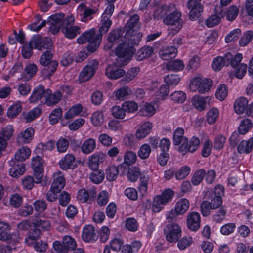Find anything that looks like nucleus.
Here are the masks:
<instances>
[{
    "instance_id": "39",
    "label": "nucleus",
    "mask_w": 253,
    "mask_h": 253,
    "mask_svg": "<svg viewBox=\"0 0 253 253\" xmlns=\"http://www.w3.org/2000/svg\"><path fill=\"white\" fill-rule=\"evenodd\" d=\"M132 93L131 90L127 86L121 87L114 92L116 100H124Z\"/></svg>"
},
{
    "instance_id": "20",
    "label": "nucleus",
    "mask_w": 253,
    "mask_h": 253,
    "mask_svg": "<svg viewBox=\"0 0 253 253\" xmlns=\"http://www.w3.org/2000/svg\"><path fill=\"white\" fill-rule=\"evenodd\" d=\"M59 165L64 170L75 169L77 166L75 157L72 154H67L60 160Z\"/></svg>"
},
{
    "instance_id": "42",
    "label": "nucleus",
    "mask_w": 253,
    "mask_h": 253,
    "mask_svg": "<svg viewBox=\"0 0 253 253\" xmlns=\"http://www.w3.org/2000/svg\"><path fill=\"white\" fill-rule=\"evenodd\" d=\"M227 210L224 207H221L212 215L213 220L217 223H221L225 218Z\"/></svg>"
},
{
    "instance_id": "6",
    "label": "nucleus",
    "mask_w": 253,
    "mask_h": 253,
    "mask_svg": "<svg viewBox=\"0 0 253 253\" xmlns=\"http://www.w3.org/2000/svg\"><path fill=\"white\" fill-rule=\"evenodd\" d=\"M52 58L51 50H47L42 54L40 59V64L44 66V75L49 77L54 74L58 66V62Z\"/></svg>"
},
{
    "instance_id": "37",
    "label": "nucleus",
    "mask_w": 253,
    "mask_h": 253,
    "mask_svg": "<svg viewBox=\"0 0 253 253\" xmlns=\"http://www.w3.org/2000/svg\"><path fill=\"white\" fill-rule=\"evenodd\" d=\"M140 184L139 186V191L142 195L145 194L148 190V184L150 181V176L147 172H142L139 175Z\"/></svg>"
},
{
    "instance_id": "30",
    "label": "nucleus",
    "mask_w": 253,
    "mask_h": 253,
    "mask_svg": "<svg viewBox=\"0 0 253 253\" xmlns=\"http://www.w3.org/2000/svg\"><path fill=\"white\" fill-rule=\"evenodd\" d=\"M177 53V47L173 46L166 47L159 51L160 57L164 60L174 58Z\"/></svg>"
},
{
    "instance_id": "46",
    "label": "nucleus",
    "mask_w": 253,
    "mask_h": 253,
    "mask_svg": "<svg viewBox=\"0 0 253 253\" xmlns=\"http://www.w3.org/2000/svg\"><path fill=\"white\" fill-rule=\"evenodd\" d=\"M205 175L206 171L203 169L196 170L191 178V182L193 185L197 186L200 184Z\"/></svg>"
},
{
    "instance_id": "59",
    "label": "nucleus",
    "mask_w": 253,
    "mask_h": 253,
    "mask_svg": "<svg viewBox=\"0 0 253 253\" xmlns=\"http://www.w3.org/2000/svg\"><path fill=\"white\" fill-rule=\"evenodd\" d=\"M227 87L224 84H221L217 87L215 96L218 100L222 101L227 97Z\"/></svg>"
},
{
    "instance_id": "48",
    "label": "nucleus",
    "mask_w": 253,
    "mask_h": 253,
    "mask_svg": "<svg viewBox=\"0 0 253 253\" xmlns=\"http://www.w3.org/2000/svg\"><path fill=\"white\" fill-rule=\"evenodd\" d=\"M253 125L252 121L250 119H244L239 126L238 132L241 135L246 134L253 126Z\"/></svg>"
},
{
    "instance_id": "53",
    "label": "nucleus",
    "mask_w": 253,
    "mask_h": 253,
    "mask_svg": "<svg viewBox=\"0 0 253 253\" xmlns=\"http://www.w3.org/2000/svg\"><path fill=\"white\" fill-rule=\"evenodd\" d=\"M22 110L20 103H17L10 106L8 109L7 115L9 118H14L19 114Z\"/></svg>"
},
{
    "instance_id": "49",
    "label": "nucleus",
    "mask_w": 253,
    "mask_h": 253,
    "mask_svg": "<svg viewBox=\"0 0 253 253\" xmlns=\"http://www.w3.org/2000/svg\"><path fill=\"white\" fill-rule=\"evenodd\" d=\"M225 59V55L223 56H218L215 58L212 64L213 69L214 71H219L223 66H227V62Z\"/></svg>"
},
{
    "instance_id": "56",
    "label": "nucleus",
    "mask_w": 253,
    "mask_h": 253,
    "mask_svg": "<svg viewBox=\"0 0 253 253\" xmlns=\"http://www.w3.org/2000/svg\"><path fill=\"white\" fill-rule=\"evenodd\" d=\"M155 112L154 106L148 103H146L144 107L139 110L138 113L140 116H152Z\"/></svg>"
},
{
    "instance_id": "5",
    "label": "nucleus",
    "mask_w": 253,
    "mask_h": 253,
    "mask_svg": "<svg viewBox=\"0 0 253 253\" xmlns=\"http://www.w3.org/2000/svg\"><path fill=\"white\" fill-rule=\"evenodd\" d=\"M53 251L51 253H68L73 251L77 247L75 240L69 235L64 236L61 241H55L53 243Z\"/></svg>"
},
{
    "instance_id": "13",
    "label": "nucleus",
    "mask_w": 253,
    "mask_h": 253,
    "mask_svg": "<svg viewBox=\"0 0 253 253\" xmlns=\"http://www.w3.org/2000/svg\"><path fill=\"white\" fill-rule=\"evenodd\" d=\"M166 240L170 243H175L181 236V229L175 223L168 224L164 230Z\"/></svg>"
},
{
    "instance_id": "26",
    "label": "nucleus",
    "mask_w": 253,
    "mask_h": 253,
    "mask_svg": "<svg viewBox=\"0 0 253 253\" xmlns=\"http://www.w3.org/2000/svg\"><path fill=\"white\" fill-rule=\"evenodd\" d=\"M200 215L199 213L192 212L187 217V224L188 228L193 231H197L200 226Z\"/></svg>"
},
{
    "instance_id": "23",
    "label": "nucleus",
    "mask_w": 253,
    "mask_h": 253,
    "mask_svg": "<svg viewBox=\"0 0 253 253\" xmlns=\"http://www.w3.org/2000/svg\"><path fill=\"white\" fill-rule=\"evenodd\" d=\"M35 130L30 127L25 130L21 131L17 136V142L19 144H28L33 139Z\"/></svg>"
},
{
    "instance_id": "62",
    "label": "nucleus",
    "mask_w": 253,
    "mask_h": 253,
    "mask_svg": "<svg viewBox=\"0 0 253 253\" xmlns=\"http://www.w3.org/2000/svg\"><path fill=\"white\" fill-rule=\"evenodd\" d=\"M191 171L189 167L185 166L181 167L175 173V177L177 180L184 179L189 175Z\"/></svg>"
},
{
    "instance_id": "21",
    "label": "nucleus",
    "mask_w": 253,
    "mask_h": 253,
    "mask_svg": "<svg viewBox=\"0 0 253 253\" xmlns=\"http://www.w3.org/2000/svg\"><path fill=\"white\" fill-rule=\"evenodd\" d=\"M211 98L210 96L203 97L200 95H195L192 98V105L198 111L204 110L209 105Z\"/></svg>"
},
{
    "instance_id": "34",
    "label": "nucleus",
    "mask_w": 253,
    "mask_h": 253,
    "mask_svg": "<svg viewBox=\"0 0 253 253\" xmlns=\"http://www.w3.org/2000/svg\"><path fill=\"white\" fill-rule=\"evenodd\" d=\"M72 22H70L69 25H65L62 29V32L65 36L69 39L75 38L77 34L80 33V28L77 26H70Z\"/></svg>"
},
{
    "instance_id": "10",
    "label": "nucleus",
    "mask_w": 253,
    "mask_h": 253,
    "mask_svg": "<svg viewBox=\"0 0 253 253\" xmlns=\"http://www.w3.org/2000/svg\"><path fill=\"white\" fill-rule=\"evenodd\" d=\"M212 85V81L210 79L195 77L191 80L189 88L192 91L197 90L202 94L208 91Z\"/></svg>"
},
{
    "instance_id": "47",
    "label": "nucleus",
    "mask_w": 253,
    "mask_h": 253,
    "mask_svg": "<svg viewBox=\"0 0 253 253\" xmlns=\"http://www.w3.org/2000/svg\"><path fill=\"white\" fill-rule=\"evenodd\" d=\"M140 71V68L137 67L131 68L129 70L126 76L123 77L121 81L123 84H126L133 80Z\"/></svg>"
},
{
    "instance_id": "33",
    "label": "nucleus",
    "mask_w": 253,
    "mask_h": 253,
    "mask_svg": "<svg viewBox=\"0 0 253 253\" xmlns=\"http://www.w3.org/2000/svg\"><path fill=\"white\" fill-rule=\"evenodd\" d=\"M153 52L154 50L151 46L145 45L137 51L135 58L138 61H142L150 57Z\"/></svg>"
},
{
    "instance_id": "40",
    "label": "nucleus",
    "mask_w": 253,
    "mask_h": 253,
    "mask_svg": "<svg viewBox=\"0 0 253 253\" xmlns=\"http://www.w3.org/2000/svg\"><path fill=\"white\" fill-rule=\"evenodd\" d=\"M31 150L27 147L19 149L15 154V160L22 163L28 158L31 154Z\"/></svg>"
},
{
    "instance_id": "35",
    "label": "nucleus",
    "mask_w": 253,
    "mask_h": 253,
    "mask_svg": "<svg viewBox=\"0 0 253 253\" xmlns=\"http://www.w3.org/2000/svg\"><path fill=\"white\" fill-rule=\"evenodd\" d=\"M37 67L34 64H30L26 66L24 72L22 73L21 79L24 81L30 80L37 72Z\"/></svg>"
},
{
    "instance_id": "63",
    "label": "nucleus",
    "mask_w": 253,
    "mask_h": 253,
    "mask_svg": "<svg viewBox=\"0 0 253 253\" xmlns=\"http://www.w3.org/2000/svg\"><path fill=\"white\" fill-rule=\"evenodd\" d=\"M37 183L36 180H34L33 177L30 175L25 176L22 181V184L23 188L26 190H31L34 186V184Z\"/></svg>"
},
{
    "instance_id": "12",
    "label": "nucleus",
    "mask_w": 253,
    "mask_h": 253,
    "mask_svg": "<svg viewBox=\"0 0 253 253\" xmlns=\"http://www.w3.org/2000/svg\"><path fill=\"white\" fill-rule=\"evenodd\" d=\"M51 92L50 89H45L42 85H39L35 87L29 98L30 103L41 104L46 103L49 94Z\"/></svg>"
},
{
    "instance_id": "17",
    "label": "nucleus",
    "mask_w": 253,
    "mask_h": 253,
    "mask_svg": "<svg viewBox=\"0 0 253 253\" xmlns=\"http://www.w3.org/2000/svg\"><path fill=\"white\" fill-rule=\"evenodd\" d=\"M32 168L34 171V175L36 179V182L40 183L43 176V160L40 156H36L32 160Z\"/></svg>"
},
{
    "instance_id": "14",
    "label": "nucleus",
    "mask_w": 253,
    "mask_h": 253,
    "mask_svg": "<svg viewBox=\"0 0 253 253\" xmlns=\"http://www.w3.org/2000/svg\"><path fill=\"white\" fill-rule=\"evenodd\" d=\"M34 42L35 49L40 51L51 50L52 43L51 38L45 37H42L40 35L33 36L31 39V43Z\"/></svg>"
},
{
    "instance_id": "44",
    "label": "nucleus",
    "mask_w": 253,
    "mask_h": 253,
    "mask_svg": "<svg viewBox=\"0 0 253 253\" xmlns=\"http://www.w3.org/2000/svg\"><path fill=\"white\" fill-rule=\"evenodd\" d=\"M105 174L101 170H94L89 175L90 180L95 184L101 183L104 179Z\"/></svg>"
},
{
    "instance_id": "52",
    "label": "nucleus",
    "mask_w": 253,
    "mask_h": 253,
    "mask_svg": "<svg viewBox=\"0 0 253 253\" xmlns=\"http://www.w3.org/2000/svg\"><path fill=\"white\" fill-rule=\"evenodd\" d=\"M62 94H60V92L58 90L55 91L53 94L52 92L49 94L47 97L46 104L48 106H51L57 103L61 100Z\"/></svg>"
},
{
    "instance_id": "28",
    "label": "nucleus",
    "mask_w": 253,
    "mask_h": 253,
    "mask_svg": "<svg viewBox=\"0 0 253 253\" xmlns=\"http://www.w3.org/2000/svg\"><path fill=\"white\" fill-rule=\"evenodd\" d=\"M53 181L51 187L55 189L56 191H60L63 189L65 185V179L63 174L59 171L54 173L53 175Z\"/></svg>"
},
{
    "instance_id": "25",
    "label": "nucleus",
    "mask_w": 253,
    "mask_h": 253,
    "mask_svg": "<svg viewBox=\"0 0 253 253\" xmlns=\"http://www.w3.org/2000/svg\"><path fill=\"white\" fill-rule=\"evenodd\" d=\"M125 73L124 70L119 68L116 64L109 65L105 71L106 76L112 80H116L123 77Z\"/></svg>"
},
{
    "instance_id": "61",
    "label": "nucleus",
    "mask_w": 253,
    "mask_h": 253,
    "mask_svg": "<svg viewBox=\"0 0 253 253\" xmlns=\"http://www.w3.org/2000/svg\"><path fill=\"white\" fill-rule=\"evenodd\" d=\"M36 211L38 213H42L47 208V204L44 200H36L33 203Z\"/></svg>"
},
{
    "instance_id": "16",
    "label": "nucleus",
    "mask_w": 253,
    "mask_h": 253,
    "mask_svg": "<svg viewBox=\"0 0 253 253\" xmlns=\"http://www.w3.org/2000/svg\"><path fill=\"white\" fill-rule=\"evenodd\" d=\"M201 0H189L187 8L190 10L189 18L191 20H196L203 12V6L200 2Z\"/></svg>"
},
{
    "instance_id": "2",
    "label": "nucleus",
    "mask_w": 253,
    "mask_h": 253,
    "mask_svg": "<svg viewBox=\"0 0 253 253\" xmlns=\"http://www.w3.org/2000/svg\"><path fill=\"white\" fill-rule=\"evenodd\" d=\"M156 12L159 14L157 17V18L163 17V21L165 24L173 27L169 29V35L173 36L181 29L183 22L181 19V12L177 10L171 12L169 6L164 5L158 9Z\"/></svg>"
},
{
    "instance_id": "11",
    "label": "nucleus",
    "mask_w": 253,
    "mask_h": 253,
    "mask_svg": "<svg viewBox=\"0 0 253 253\" xmlns=\"http://www.w3.org/2000/svg\"><path fill=\"white\" fill-rule=\"evenodd\" d=\"M200 141L198 137L193 136L190 139H184L182 143L178 148V151L183 155L188 153H193L199 147Z\"/></svg>"
},
{
    "instance_id": "55",
    "label": "nucleus",
    "mask_w": 253,
    "mask_h": 253,
    "mask_svg": "<svg viewBox=\"0 0 253 253\" xmlns=\"http://www.w3.org/2000/svg\"><path fill=\"white\" fill-rule=\"evenodd\" d=\"M219 116V111L217 109L213 108L207 113V121L209 124H214Z\"/></svg>"
},
{
    "instance_id": "58",
    "label": "nucleus",
    "mask_w": 253,
    "mask_h": 253,
    "mask_svg": "<svg viewBox=\"0 0 253 253\" xmlns=\"http://www.w3.org/2000/svg\"><path fill=\"white\" fill-rule=\"evenodd\" d=\"M151 152V148L147 144H144L140 147L138 156L142 159H147Z\"/></svg>"
},
{
    "instance_id": "45",
    "label": "nucleus",
    "mask_w": 253,
    "mask_h": 253,
    "mask_svg": "<svg viewBox=\"0 0 253 253\" xmlns=\"http://www.w3.org/2000/svg\"><path fill=\"white\" fill-rule=\"evenodd\" d=\"M121 169L118 167L112 166L108 167L106 169V179L110 181L115 180L118 177V170Z\"/></svg>"
},
{
    "instance_id": "18",
    "label": "nucleus",
    "mask_w": 253,
    "mask_h": 253,
    "mask_svg": "<svg viewBox=\"0 0 253 253\" xmlns=\"http://www.w3.org/2000/svg\"><path fill=\"white\" fill-rule=\"evenodd\" d=\"M224 193V188L221 185L215 187L214 190L210 193L211 201L210 204L213 209H217L222 204V195Z\"/></svg>"
},
{
    "instance_id": "36",
    "label": "nucleus",
    "mask_w": 253,
    "mask_h": 253,
    "mask_svg": "<svg viewBox=\"0 0 253 253\" xmlns=\"http://www.w3.org/2000/svg\"><path fill=\"white\" fill-rule=\"evenodd\" d=\"M248 101L245 97H240L236 99L234 102V108L235 112L239 114L243 113L246 111Z\"/></svg>"
},
{
    "instance_id": "31",
    "label": "nucleus",
    "mask_w": 253,
    "mask_h": 253,
    "mask_svg": "<svg viewBox=\"0 0 253 253\" xmlns=\"http://www.w3.org/2000/svg\"><path fill=\"white\" fill-rule=\"evenodd\" d=\"M153 125L149 122H146L142 124L136 132V137L138 139H141L145 138L150 132Z\"/></svg>"
},
{
    "instance_id": "24",
    "label": "nucleus",
    "mask_w": 253,
    "mask_h": 253,
    "mask_svg": "<svg viewBox=\"0 0 253 253\" xmlns=\"http://www.w3.org/2000/svg\"><path fill=\"white\" fill-rule=\"evenodd\" d=\"M137 159L136 154L131 151H126L124 156V162L119 165V168L122 169V171L129 169V167L133 165Z\"/></svg>"
},
{
    "instance_id": "15",
    "label": "nucleus",
    "mask_w": 253,
    "mask_h": 253,
    "mask_svg": "<svg viewBox=\"0 0 253 253\" xmlns=\"http://www.w3.org/2000/svg\"><path fill=\"white\" fill-rule=\"evenodd\" d=\"M98 62L95 60H92L88 62V64L84 67L80 73L79 77L83 81L85 82L89 80L95 74L98 68Z\"/></svg>"
},
{
    "instance_id": "43",
    "label": "nucleus",
    "mask_w": 253,
    "mask_h": 253,
    "mask_svg": "<svg viewBox=\"0 0 253 253\" xmlns=\"http://www.w3.org/2000/svg\"><path fill=\"white\" fill-rule=\"evenodd\" d=\"M167 69L169 71H179L182 70L184 67L183 62L180 60H174L169 61L166 65Z\"/></svg>"
},
{
    "instance_id": "50",
    "label": "nucleus",
    "mask_w": 253,
    "mask_h": 253,
    "mask_svg": "<svg viewBox=\"0 0 253 253\" xmlns=\"http://www.w3.org/2000/svg\"><path fill=\"white\" fill-rule=\"evenodd\" d=\"M183 135L184 130L183 128L180 127L176 128L173 133V144L179 145L181 144L184 139L186 138L183 137Z\"/></svg>"
},
{
    "instance_id": "7",
    "label": "nucleus",
    "mask_w": 253,
    "mask_h": 253,
    "mask_svg": "<svg viewBox=\"0 0 253 253\" xmlns=\"http://www.w3.org/2000/svg\"><path fill=\"white\" fill-rule=\"evenodd\" d=\"M65 16L63 13H59L49 17L48 22L51 24L50 29L51 33L55 34L59 31L61 28L62 29L65 25L74 22L73 17L68 16L65 18Z\"/></svg>"
},
{
    "instance_id": "27",
    "label": "nucleus",
    "mask_w": 253,
    "mask_h": 253,
    "mask_svg": "<svg viewBox=\"0 0 253 253\" xmlns=\"http://www.w3.org/2000/svg\"><path fill=\"white\" fill-rule=\"evenodd\" d=\"M105 155L103 153L92 155L88 159V167L93 170L98 169L99 165L105 160Z\"/></svg>"
},
{
    "instance_id": "4",
    "label": "nucleus",
    "mask_w": 253,
    "mask_h": 253,
    "mask_svg": "<svg viewBox=\"0 0 253 253\" xmlns=\"http://www.w3.org/2000/svg\"><path fill=\"white\" fill-rule=\"evenodd\" d=\"M101 41V34L96 35L94 28L84 32L82 36L77 39V42L79 44H83L86 42H88L87 50L89 53L95 52L98 49Z\"/></svg>"
},
{
    "instance_id": "54",
    "label": "nucleus",
    "mask_w": 253,
    "mask_h": 253,
    "mask_svg": "<svg viewBox=\"0 0 253 253\" xmlns=\"http://www.w3.org/2000/svg\"><path fill=\"white\" fill-rule=\"evenodd\" d=\"M253 37V31H247L244 32L239 40V44L241 46H245L251 41Z\"/></svg>"
},
{
    "instance_id": "1",
    "label": "nucleus",
    "mask_w": 253,
    "mask_h": 253,
    "mask_svg": "<svg viewBox=\"0 0 253 253\" xmlns=\"http://www.w3.org/2000/svg\"><path fill=\"white\" fill-rule=\"evenodd\" d=\"M139 16L137 14H134L130 17L129 20L125 26V30L126 31L125 34V38L126 41L125 45L126 46L125 49L127 51H125L126 55H134L136 51L134 46L138 45L139 42L141 40L142 34L138 31L140 27Z\"/></svg>"
},
{
    "instance_id": "38",
    "label": "nucleus",
    "mask_w": 253,
    "mask_h": 253,
    "mask_svg": "<svg viewBox=\"0 0 253 253\" xmlns=\"http://www.w3.org/2000/svg\"><path fill=\"white\" fill-rule=\"evenodd\" d=\"M96 147V142L94 139L85 140L82 144L81 149L84 154H88L92 152Z\"/></svg>"
},
{
    "instance_id": "57",
    "label": "nucleus",
    "mask_w": 253,
    "mask_h": 253,
    "mask_svg": "<svg viewBox=\"0 0 253 253\" xmlns=\"http://www.w3.org/2000/svg\"><path fill=\"white\" fill-rule=\"evenodd\" d=\"M69 145V141L63 137L59 138L56 143L57 151L59 153L65 152L67 150Z\"/></svg>"
},
{
    "instance_id": "41",
    "label": "nucleus",
    "mask_w": 253,
    "mask_h": 253,
    "mask_svg": "<svg viewBox=\"0 0 253 253\" xmlns=\"http://www.w3.org/2000/svg\"><path fill=\"white\" fill-rule=\"evenodd\" d=\"M189 207V201L185 198H182L177 202L174 209H175L180 215H183L188 210Z\"/></svg>"
},
{
    "instance_id": "3",
    "label": "nucleus",
    "mask_w": 253,
    "mask_h": 253,
    "mask_svg": "<svg viewBox=\"0 0 253 253\" xmlns=\"http://www.w3.org/2000/svg\"><path fill=\"white\" fill-rule=\"evenodd\" d=\"M124 32L121 29L116 28L108 34L107 37V41L111 44V47L116 44H118L116 50V55L119 58H123L124 60V64L126 63V61L130 59L133 55H126L125 51H127L125 49L126 46L125 45V42L126 39L125 38V35L123 34Z\"/></svg>"
},
{
    "instance_id": "22",
    "label": "nucleus",
    "mask_w": 253,
    "mask_h": 253,
    "mask_svg": "<svg viewBox=\"0 0 253 253\" xmlns=\"http://www.w3.org/2000/svg\"><path fill=\"white\" fill-rule=\"evenodd\" d=\"M82 237L85 242H94L98 239L97 231L92 225H87L83 228Z\"/></svg>"
},
{
    "instance_id": "19",
    "label": "nucleus",
    "mask_w": 253,
    "mask_h": 253,
    "mask_svg": "<svg viewBox=\"0 0 253 253\" xmlns=\"http://www.w3.org/2000/svg\"><path fill=\"white\" fill-rule=\"evenodd\" d=\"M8 163L10 166L9 174L11 177L18 178L25 172L26 168L24 163L13 160L9 161Z\"/></svg>"
},
{
    "instance_id": "51",
    "label": "nucleus",
    "mask_w": 253,
    "mask_h": 253,
    "mask_svg": "<svg viewBox=\"0 0 253 253\" xmlns=\"http://www.w3.org/2000/svg\"><path fill=\"white\" fill-rule=\"evenodd\" d=\"M111 112L115 118L123 119L126 116V111L123 106H114L111 109Z\"/></svg>"
},
{
    "instance_id": "29",
    "label": "nucleus",
    "mask_w": 253,
    "mask_h": 253,
    "mask_svg": "<svg viewBox=\"0 0 253 253\" xmlns=\"http://www.w3.org/2000/svg\"><path fill=\"white\" fill-rule=\"evenodd\" d=\"M225 60L227 62V66L230 65L232 68H235L243 59V55L241 53H237L235 55L228 52L225 54Z\"/></svg>"
},
{
    "instance_id": "8",
    "label": "nucleus",
    "mask_w": 253,
    "mask_h": 253,
    "mask_svg": "<svg viewBox=\"0 0 253 253\" xmlns=\"http://www.w3.org/2000/svg\"><path fill=\"white\" fill-rule=\"evenodd\" d=\"M174 192L171 189L168 188L164 191L160 195L154 197L152 210L155 212H159L163 208V206L171 201Z\"/></svg>"
},
{
    "instance_id": "32",
    "label": "nucleus",
    "mask_w": 253,
    "mask_h": 253,
    "mask_svg": "<svg viewBox=\"0 0 253 253\" xmlns=\"http://www.w3.org/2000/svg\"><path fill=\"white\" fill-rule=\"evenodd\" d=\"M253 137L250 138L248 140H242L237 147V151L240 154H249L253 150Z\"/></svg>"
},
{
    "instance_id": "64",
    "label": "nucleus",
    "mask_w": 253,
    "mask_h": 253,
    "mask_svg": "<svg viewBox=\"0 0 253 253\" xmlns=\"http://www.w3.org/2000/svg\"><path fill=\"white\" fill-rule=\"evenodd\" d=\"M141 173L138 168L135 167H132L131 169H128L127 174V177L130 181L134 182L139 177Z\"/></svg>"
},
{
    "instance_id": "60",
    "label": "nucleus",
    "mask_w": 253,
    "mask_h": 253,
    "mask_svg": "<svg viewBox=\"0 0 253 253\" xmlns=\"http://www.w3.org/2000/svg\"><path fill=\"white\" fill-rule=\"evenodd\" d=\"M34 48V42L31 43V40L29 44L25 43L23 45L22 49V54L25 59L29 58L33 53V49Z\"/></svg>"
},
{
    "instance_id": "9",
    "label": "nucleus",
    "mask_w": 253,
    "mask_h": 253,
    "mask_svg": "<svg viewBox=\"0 0 253 253\" xmlns=\"http://www.w3.org/2000/svg\"><path fill=\"white\" fill-rule=\"evenodd\" d=\"M11 226L6 222L0 221V240L12 244L19 242L18 233H10Z\"/></svg>"
}]
</instances>
